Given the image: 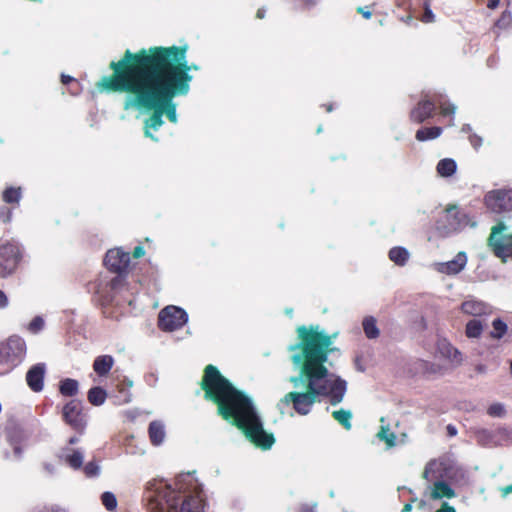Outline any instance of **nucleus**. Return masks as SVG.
Instances as JSON below:
<instances>
[{
  "label": "nucleus",
  "instance_id": "f257e3e1",
  "mask_svg": "<svg viewBox=\"0 0 512 512\" xmlns=\"http://www.w3.org/2000/svg\"><path fill=\"white\" fill-rule=\"evenodd\" d=\"M298 342L288 347L291 352L295 375L289 382L295 389L287 393L278 403V408L292 405L295 412L307 415L320 398H328L331 405L340 404L347 392V382L330 372L326 366L329 356L337 350L334 340L337 333L328 334L319 325L299 326L296 330Z\"/></svg>",
  "mask_w": 512,
  "mask_h": 512
},
{
  "label": "nucleus",
  "instance_id": "f03ea898",
  "mask_svg": "<svg viewBox=\"0 0 512 512\" xmlns=\"http://www.w3.org/2000/svg\"><path fill=\"white\" fill-rule=\"evenodd\" d=\"M110 68L113 75L103 76L97 84L101 92L126 93L123 102L125 111H130V108H158L162 116L166 115L170 122L177 123V104L174 98L188 94L183 81L166 84L129 65Z\"/></svg>",
  "mask_w": 512,
  "mask_h": 512
},
{
  "label": "nucleus",
  "instance_id": "7ed1b4c3",
  "mask_svg": "<svg viewBox=\"0 0 512 512\" xmlns=\"http://www.w3.org/2000/svg\"><path fill=\"white\" fill-rule=\"evenodd\" d=\"M204 398L218 406V414L237 426L256 447L269 450L275 443L272 433L264 430L252 399L236 389L217 367L208 365L201 382Z\"/></svg>",
  "mask_w": 512,
  "mask_h": 512
},
{
  "label": "nucleus",
  "instance_id": "20e7f679",
  "mask_svg": "<svg viewBox=\"0 0 512 512\" xmlns=\"http://www.w3.org/2000/svg\"><path fill=\"white\" fill-rule=\"evenodd\" d=\"M187 49L186 45H173L170 47L143 48L136 53L127 50L118 62L112 61L109 66L123 67L129 65L140 72L160 79L166 84L183 81L187 86V93H189L190 84L193 80L190 71L199 70L200 67L197 64L188 63Z\"/></svg>",
  "mask_w": 512,
  "mask_h": 512
},
{
  "label": "nucleus",
  "instance_id": "39448f33",
  "mask_svg": "<svg viewBox=\"0 0 512 512\" xmlns=\"http://www.w3.org/2000/svg\"><path fill=\"white\" fill-rule=\"evenodd\" d=\"M176 488L163 479H151L145 484L143 499L150 512H204V503L199 495H184L178 483Z\"/></svg>",
  "mask_w": 512,
  "mask_h": 512
},
{
  "label": "nucleus",
  "instance_id": "423d86ee",
  "mask_svg": "<svg viewBox=\"0 0 512 512\" xmlns=\"http://www.w3.org/2000/svg\"><path fill=\"white\" fill-rule=\"evenodd\" d=\"M443 463L431 460L425 466L422 477L431 482L425 491L424 496L430 500L452 499L456 496L455 490L445 482L443 478Z\"/></svg>",
  "mask_w": 512,
  "mask_h": 512
},
{
  "label": "nucleus",
  "instance_id": "0eeeda50",
  "mask_svg": "<svg viewBox=\"0 0 512 512\" xmlns=\"http://www.w3.org/2000/svg\"><path fill=\"white\" fill-rule=\"evenodd\" d=\"M27 353L26 342L17 335L9 337L0 343V377L8 375L25 359Z\"/></svg>",
  "mask_w": 512,
  "mask_h": 512
},
{
  "label": "nucleus",
  "instance_id": "6e6552de",
  "mask_svg": "<svg viewBox=\"0 0 512 512\" xmlns=\"http://www.w3.org/2000/svg\"><path fill=\"white\" fill-rule=\"evenodd\" d=\"M22 260V247L16 241H8L0 246V276L11 275Z\"/></svg>",
  "mask_w": 512,
  "mask_h": 512
},
{
  "label": "nucleus",
  "instance_id": "1a4fd4ad",
  "mask_svg": "<svg viewBox=\"0 0 512 512\" xmlns=\"http://www.w3.org/2000/svg\"><path fill=\"white\" fill-rule=\"evenodd\" d=\"M507 226L500 222L492 228L489 237V246L492 248L495 255L506 261L507 258H512V235L509 236L505 232Z\"/></svg>",
  "mask_w": 512,
  "mask_h": 512
},
{
  "label": "nucleus",
  "instance_id": "9d476101",
  "mask_svg": "<svg viewBox=\"0 0 512 512\" xmlns=\"http://www.w3.org/2000/svg\"><path fill=\"white\" fill-rule=\"evenodd\" d=\"M130 262L129 253L124 252L119 248L110 249L104 258V264L112 272L118 275L111 280V288L113 290L118 289L123 279L121 274L126 271Z\"/></svg>",
  "mask_w": 512,
  "mask_h": 512
},
{
  "label": "nucleus",
  "instance_id": "9b49d317",
  "mask_svg": "<svg viewBox=\"0 0 512 512\" xmlns=\"http://www.w3.org/2000/svg\"><path fill=\"white\" fill-rule=\"evenodd\" d=\"M188 321L186 311L177 306H167L159 312L158 326L163 331H175L184 326Z\"/></svg>",
  "mask_w": 512,
  "mask_h": 512
},
{
  "label": "nucleus",
  "instance_id": "f8f14e48",
  "mask_svg": "<svg viewBox=\"0 0 512 512\" xmlns=\"http://www.w3.org/2000/svg\"><path fill=\"white\" fill-rule=\"evenodd\" d=\"M63 419L72 429L82 433L87 424V416L83 412V403L78 399L69 401L62 410Z\"/></svg>",
  "mask_w": 512,
  "mask_h": 512
},
{
  "label": "nucleus",
  "instance_id": "ddd939ff",
  "mask_svg": "<svg viewBox=\"0 0 512 512\" xmlns=\"http://www.w3.org/2000/svg\"><path fill=\"white\" fill-rule=\"evenodd\" d=\"M486 207L494 213L512 211V189L489 191L484 197Z\"/></svg>",
  "mask_w": 512,
  "mask_h": 512
},
{
  "label": "nucleus",
  "instance_id": "4468645a",
  "mask_svg": "<svg viewBox=\"0 0 512 512\" xmlns=\"http://www.w3.org/2000/svg\"><path fill=\"white\" fill-rule=\"evenodd\" d=\"M467 261V254L464 251H460L450 261L434 263L433 268L438 273L453 276L464 270L467 265Z\"/></svg>",
  "mask_w": 512,
  "mask_h": 512
},
{
  "label": "nucleus",
  "instance_id": "2eb2a0df",
  "mask_svg": "<svg viewBox=\"0 0 512 512\" xmlns=\"http://www.w3.org/2000/svg\"><path fill=\"white\" fill-rule=\"evenodd\" d=\"M130 110H137L144 113L152 112L151 116L144 122V134L153 141H157L158 139L151 133V130L157 131L163 126L164 120L162 112L158 108H130Z\"/></svg>",
  "mask_w": 512,
  "mask_h": 512
},
{
  "label": "nucleus",
  "instance_id": "dca6fc26",
  "mask_svg": "<svg viewBox=\"0 0 512 512\" xmlns=\"http://www.w3.org/2000/svg\"><path fill=\"white\" fill-rule=\"evenodd\" d=\"M46 374L45 363H37L30 367L26 374L28 387L34 392H40L44 388V377Z\"/></svg>",
  "mask_w": 512,
  "mask_h": 512
},
{
  "label": "nucleus",
  "instance_id": "f3484780",
  "mask_svg": "<svg viewBox=\"0 0 512 512\" xmlns=\"http://www.w3.org/2000/svg\"><path fill=\"white\" fill-rule=\"evenodd\" d=\"M436 103L429 99H424L411 111L410 118L416 123H422L430 118L435 110Z\"/></svg>",
  "mask_w": 512,
  "mask_h": 512
},
{
  "label": "nucleus",
  "instance_id": "a211bd4d",
  "mask_svg": "<svg viewBox=\"0 0 512 512\" xmlns=\"http://www.w3.org/2000/svg\"><path fill=\"white\" fill-rule=\"evenodd\" d=\"M447 217L459 218L458 222H452L450 224V231H458L464 229L467 226L475 227L476 222L471 220L468 214L460 211L456 206H451L446 209Z\"/></svg>",
  "mask_w": 512,
  "mask_h": 512
},
{
  "label": "nucleus",
  "instance_id": "6ab92c4d",
  "mask_svg": "<svg viewBox=\"0 0 512 512\" xmlns=\"http://www.w3.org/2000/svg\"><path fill=\"white\" fill-rule=\"evenodd\" d=\"M461 310L463 313L472 316H482L491 313V307L479 300L469 299L461 304Z\"/></svg>",
  "mask_w": 512,
  "mask_h": 512
},
{
  "label": "nucleus",
  "instance_id": "aec40b11",
  "mask_svg": "<svg viewBox=\"0 0 512 512\" xmlns=\"http://www.w3.org/2000/svg\"><path fill=\"white\" fill-rule=\"evenodd\" d=\"M437 350L444 358L448 359L452 363L460 364L462 361L460 351L446 339L438 340Z\"/></svg>",
  "mask_w": 512,
  "mask_h": 512
},
{
  "label": "nucleus",
  "instance_id": "412c9836",
  "mask_svg": "<svg viewBox=\"0 0 512 512\" xmlns=\"http://www.w3.org/2000/svg\"><path fill=\"white\" fill-rule=\"evenodd\" d=\"M148 434L153 445L159 446L165 439V426L161 421H152L149 424Z\"/></svg>",
  "mask_w": 512,
  "mask_h": 512
},
{
  "label": "nucleus",
  "instance_id": "4be33fe9",
  "mask_svg": "<svg viewBox=\"0 0 512 512\" xmlns=\"http://www.w3.org/2000/svg\"><path fill=\"white\" fill-rule=\"evenodd\" d=\"M114 365V358L111 355H101L95 358L93 370L99 376L107 375Z\"/></svg>",
  "mask_w": 512,
  "mask_h": 512
},
{
  "label": "nucleus",
  "instance_id": "5701e85b",
  "mask_svg": "<svg viewBox=\"0 0 512 512\" xmlns=\"http://www.w3.org/2000/svg\"><path fill=\"white\" fill-rule=\"evenodd\" d=\"M389 259L398 266H405L410 258L409 251L402 246H396L390 249Z\"/></svg>",
  "mask_w": 512,
  "mask_h": 512
},
{
  "label": "nucleus",
  "instance_id": "b1692460",
  "mask_svg": "<svg viewBox=\"0 0 512 512\" xmlns=\"http://www.w3.org/2000/svg\"><path fill=\"white\" fill-rule=\"evenodd\" d=\"M436 170L441 177H450L455 174L457 164L452 158H444L438 162Z\"/></svg>",
  "mask_w": 512,
  "mask_h": 512
},
{
  "label": "nucleus",
  "instance_id": "393cba45",
  "mask_svg": "<svg viewBox=\"0 0 512 512\" xmlns=\"http://www.w3.org/2000/svg\"><path fill=\"white\" fill-rule=\"evenodd\" d=\"M87 398L90 404L101 406L106 401L107 393L102 387L95 386L88 391Z\"/></svg>",
  "mask_w": 512,
  "mask_h": 512
},
{
  "label": "nucleus",
  "instance_id": "a878e982",
  "mask_svg": "<svg viewBox=\"0 0 512 512\" xmlns=\"http://www.w3.org/2000/svg\"><path fill=\"white\" fill-rule=\"evenodd\" d=\"M79 383L75 379L66 378L60 381L59 391L63 396L72 397L78 393Z\"/></svg>",
  "mask_w": 512,
  "mask_h": 512
},
{
  "label": "nucleus",
  "instance_id": "bb28decb",
  "mask_svg": "<svg viewBox=\"0 0 512 512\" xmlns=\"http://www.w3.org/2000/svg\"><path fill=\"white\" fill-rule=\"evenodd\" d=\"M332 416L340 425L343 426V428L345 430H351V428H352L351 420H352L353 415L350 410L341 408L339 410L333 411Z\"/></svg>",
  "mask_w": 512,
  "mask_h": 512
},
{
  "label": "nucleus",
  "instance_id": "cd10ccee",
  "mask_svg": "<svg viewBox=\"0 0 512 512\" xmlns=\"http://www.w3.org/2000/svg\"><path fill=\"white\" fill-rule=\"evenodd\" d=\"M363 330L368 339H376L380 335L377 327V321L373 316H367L363 320Z\"/></svg>",
  "mask_w": 512,
  "mask_h": 512
},
{
  "label": "nucleus",
  "instance_id": "c85d7f7f",
  "mask_svg": "<svg viewBox=\"0 0 512 512\" xmlns=\"http://www.w3.org/2000/svg\"><path fill=\"white\" fill-rule=\"evenodd\" d=\"M442 134V128L435 126V127H426L421 128L416 132V139L418 141H427V140H433L438 138Z\"/></svg>",
  "mask_w": 512,
  "mask_h": 512
},
{
  "label": "nucleus",
  "instance_id": "c756f323",
  "mask_svg": "<svg viewBox=\"0 0 512 512\" xmlns=\"http://www.w3.org/2000/svg\"><path fill=\"white\" fill-rule=\"evenodd\" d=\"M83 460L84 451L82 448H78V450H75L72 454L64 455L63 462L73 469H79L83 465Z\"/></svg>",
  "mask_w": 512,
  "mask_h": 512
},
{
  "label": "nucleus",
  "instance_id": "7c9ffc66",
  "mask_svg": "<svg viewBox=\"0 0 512 512\" xmlns=\"http://www.w3.org/2000/svg\"><path fill=\"white\" fill-rule=\"evenodd\" d=\"M22 198L20 187H8L2 193V200L8 204H18Z\"/></svg>",
  "mask_w": 512,
  "mask_h": 512
},
{
  "label": "nucleus",
  "instance_id": "2f4dec72",
  "mask_svg": "<svg viewBox=\"0 0 512 512\" xmlns=\"http://www.w3.org/2000/svg\"><path fill=\"white\" fill-rule=\"evenodd\" d=\"M484 325L479 319H472L466 324L465 333L468 338H479L483 332Z\"/></svg>",
  "mask_w": 512,
  "mask_h": 512
},
{
  "label": "nucleus",
  "instance_id": "473e14b6",
  "mask_svg": "<svg viewBox=\"0 0 512 512\" xmlns=\"http://www.w3.org/2000/svg\"><path fill=\"white\" fill-rule=\"evenodd\" d=\"M132 386V381H129L128 386L125 387L123 385H120L118 387V394L115 395L114 398V404L116 405H124L131 402L132 394L130 392V387Z\"/></svg>",
  "mask_w": 512,
  "mask_h": 512
},
{
  "label": "nucleus",
  "instance_id": "72a5a7b5",
  "mask_svg": "<svg viewBox=\"0 0 512 512\" xmlns=\"http://www.w3.org/2000/svg\"><path fill=\"white\" fill-rule=\"evenodd\" d=\"M493 330L490 332V335L494 339H501L505 333L507 332V324L502 321L500 318H496L492 322Z\"/></svg>",
  "mask_w": 512,
  "mask_h": 512
},
{
  "label": "nucleus",
  "instance_id": "f704fd0d",
  "mask_svg": "<svg viewBox=\"0 0 512 512\" xmlns=\"http://www.w3.org/2000/svg\"><path fill=\"white\" fill-rule=\"evenodd\" d=\"M377 437L385 441L388 447H393L396 445V435L393 432H390L388 427L382 426L380 431L377 433Z\"/></svg>",
  "mask_w": 512,
  "mask_h": 512
},
{
  "label": "nucleus",
  "instance_id": "c9c22d12",
  "mask_svg": "<svg viewBox=\"0 0 512 512\" xmlns=\"http://www.w3.org/2000/svg\"><path fill=\"white\" fill-rule=\"evenodd\" d=\"M101 502L108 511H114L117 508V499L112 492H104L101 495Z\"/></svg>",
  "mask_w": 512,
  "mask_h": 512
},
{
  "label": "nucleus",
  "instance_id": "e433bc0d",
  "mask_svg": "<svg viewBox=\"0 0 512 512\" xmlns=\"http://www.w3.org/2000/svg\"><path fill=\"white\" fill-rule=\"evenodd\" d=\"M487 413L494 418H503L506 415L505 405L500 402H495L488 407Z\"/></svg>",
  "mask_w": 512,
  "mask_h": 512
},
{
  "label": "nucleus",
  "instance_id": "4c0bfd02",
  "mask_svg": "<svg viewBox=\"0 0 512 512\" xmlns=\"http://www.w3.org/2000/svg\"><path fill=\"white\" fill-rule=\"evenodd\" d=\"M44 326H45V321H44L43 317L36 316L29 323L28 330L32 334H37V333H39L40 331L43 330Z\"/></svg>",
  "mask_w": 512,
  "mask_h": 512
},
{
  "label": "nucleus",
  "instance_id": "58836bf2",
  "mask_svg": "<svg viewBox=\"0 0 512 512\" xmlns=\"http://www.w3.org/2000/svg\"><path fill=\"white\" fill-rule=\"evenodd\" d=\"M512 24V14L510 11H504L496 22V27L506 29Z\"/></svg>",
  "mask_w": 512,
  "mask_h": 512
},
{
  "label": "nucleus",
  "instance_id": "ea45409f",
  "mask_svg": "<svg viewBox=\"0 0 512 512\" xmlns=\"http://www.w3.org/2000/svg\"><path fill=\"white\" fill-rule=\"evenodd\" d=\"M437 103L440 107L441 114L443 115H454L456 112V106L454 104H446V102L441 99L437 100Z\"/></svg>",
  "mask_w": 512,
  "mask_h": 512
},
{
  "label": "nucleus",
  "instance_id": "a19ab883",
  "mask_svg": "<svg viewBox=\"0 0 512 512\" xmlns=\"http://www.w3.org/2000/svg\"><path fill=\"white\" fill-rule=\"evenodd\" d=\"M84 472L88 477H95L99 475L100 467L94 462H89L84 466Z\"/></svg>",
  "mask_w": 512,
  "mask_h": 512
},
{
  "label": "nucleus",
  "instance_id": "79ce46f5",
  "mask_svg": "<svg viewBox=\"0 0 512 512\" xmlns=\"http://www.w3.org/2000/svg\"><path fill=\"white\" fill-rule=\"evenodd\" d=\"M434 17L435 16H434L432 10L429 8L428 1H425V12L423 14L422 21L426 22V23L433 22Z\"/></svg>",
  "mask_w": 512,
  "mask_h": 512
},
{
  "label": "nucleus",
  "instance_id": "37998d69",
  "mask_svg": "<svg viewBox=\"0 0 512 512\" xmlns=\"http://www.w3.org/2000/svg\"><path fill=\"white\" fill-rule=\"evenodd\" d=\"M0 219L4 222V223H8L11 221L12 219V210L9 209V208H6V207H2L0 209Z\"/></svg>",
  "mask_w": 512,
  "mask_h": 512
},
{
  "label": "nucleus",
  "instance_id": "c03bdc74",
  "mask_svg": "<svg viewBox=\"0 0 512 512\" xmlns=\"http://www.w3.org/2000/svg\"><path fill=\"white\" fill-rule=\"evenodd\" d=\"M469 141L475 149H478L482 145V142H483L482 138L480 136H478L477 134H470Z\"/></svg>",
  "mask_w": 512,
  "mask_h": 512
},
{
  "label": "nucleus",
  "instance_id": "a18cd8bd",
  "mask_svg": "<svg viewBox=\"0 0 512 512\" xmlns=\"http://www.w3.org/2000/svg\"><path fill=\"white\" fill-rule=\"evenodd\" d=\"M75 450H78V448H73L70 445L63 447L59 452V459L63 461L64 455L72 454L73 452H75Z\"/></svg>",
  "mask_w": 512,
  "mask_h": 512
},
{
  "label": "nucleus",
  "instance_id": "49530a36",
  "mask_svg": "<svg viewBox=\"0 0 512 512\" xmlns=\"http://www.w3.org/2000/svg\"><path fill=\"white\" fill-rule=\"evenodd\" d=\"M436 512H456V509L449 505L447 502H443L441 507Z\"/></svg>",
  "mask_w": 512,
  "mask_h": 512
},
{
  "label": "nucleus",
  "instance_id": "de8ad7c7",
  "mask_svg": "<svg viewBox=\"0 0 512 512\" xmlns=\"http://www.w3.org/2000/svg\"><path fill=\"white\" fill-rule=\"evenodd\" d=\"M499 491L501 493V496L503 498H506L509 494L512 493V483L510 485H507V486H504V487H500Z\"/></svg>",
  "mask_w": 512,
  "mask_h": 512
},
{
  "label": "nucleus",
  "instance_id": "09e8293b",
  "mask_svg": "<svg viewBox=\"0 0 512 512\" xmlns=\"http://www.w3.org/2000/svg\"><path fill=\"white\" fill-rule=\"evenodd\" d=\"M9 301L6 294L0 290V309H4L8 306Z\"/></svg>",
  "mask_w": 512,
  "mask_h": 512
},
{
  "label": "nucleus",
  "instance_id": "8fccbe9b",
  "mask_svg": "<svg viewBox=\"0 0 512 512\" xmlns=\"http://www.w3.org/2000/svg\"><path fill=\"white\" fill-rule=\"evenodd\" d=\"M477 437H478V440L480 442H482L484 439L490 438L491 433L488 430H481L478 432Z\"/></svg>",
  "mask_w": 512,
  "mask_h": 512
},
{
  "label": "nucleus",
  "instance_id": "3c124183",
  "mask_svg": "<svg viewBox=\"0 0 512 512\" xmlns=\"http://www.w3.org/2000/svg\"><path fill=\"white\" fill-rule=\"evenodd\" d=\"M145 254V250L142 246H136L133 251V256L135 258H140Z\"/></svg>",
  "mask_w": 512,
  "mask_h": 512
},
{
  "label": "nucleus",
  "instance_id": "603ef678",
  "mask_svg": "<svg viewBox=\"0 0 512 512\" xmlns=\"http://www.w3.org/2000/svg\"><path fill=\"white\" fill-rule=\"evenodd\" d=\"M13 455L16 460H20L23 455V449L20 446H15L13 450Z\"/></svg>",
  "mask_w": 512,
  "mask_h": 512
},
{
  "label": "nucleus",
  "instance_id": "864d4df0",
  "mask_svg": "<svg viewBox=\"0 0 512 512\" xmlns=\"http://www.w3.org/2000/svg\"><path fill=\"white\" fill-rule=\"evenodd\" d=\"M447 433L450 437H454L457 435V428L454 425L449 424L447 425Z\"/></svg>",
  "mask_w": 512,
  "mask_h": 512
},
{
  "label": "nucleus",
  "instance_id": "5fc2aeb1",
  "mask_svg": "<svg viewBox=\"0 0 512 512\" xmlns=\"http://www.w3.org/2000/svg\"><path fill=\"white\" fill-rule=\"evenodd\" d=\"M43 468L45 469V471H47V473L49 474H53L55 472V467L53 464L51 463H44L43 464Z\"/></svg>",
  "mask_w": 512,
  "mask_h": 512
},
{
  "label": "nucleus",
  "instance_id": "6e6d98bb",
  "mask_svg": "<svg viewBox=\"0 0 512 512\" xmlns=\"http://www.w3.org/2000/svg\"><path fill=\"white\" fill-rule=\"evenodd\" d=\"M415 501H417V498L416 497L412 498L410 503H407L404 505L402 512H410L412 509V503Z\"/></svg>",
  "mask_w": 512,
  "mask_h": 512
},
{
  "label": "nucleus",
  "instance_id": "4d7b16f0",
  "mask_svg": "<svg viewBox=\"0 0 512 512\" xmlns=\"http://www.w3.org/2000/svg\"><path fill=\"white\" fill-rule=\"evenodd\" d=\"M357 11L363 15L364 18L369 19L371 17V12L364 10L362 7H358Z\"/></svg>",
  "mask_w": 512,
  "mask_h": 512
},
{
  "label": "nucleus",
  "instance_id": "13d9d810",
  "mask_svg": "<svg viewBox=\"0 0 512 512\" xmlns=\"http://www.w3.org/2000/svg\"><path fill=\"white\" fill-rule=\"evenodd\" d=\"M499 3H500V0H489L487 7L489 9H495L498 7Z\"/></svg>",
  "mask_w": 512,
  "mask_h": 512
},
{
  "label": "nucleus",
  "instance_id": "bf43d9fd",
  "mask_svg": "<svg viewBox=\"0 0 512 512\" xmlns=\"http://www.w3.org/2000/svg\"><path fill=\"white\" fill-rule=\"evenodd\" d=\"M73 80H74V78L69 75H65V74L61 75V81L63 84H68L69 82H71Z\"/></svg>",
  "mask_w": 512,
  "mask_h": 512
},
{
  "label": "nucleus",
  "instance_id": "052dcab7",
  "mask_svg": "<svg viewBox=\"0 0 512 512\" xmlns=\"http://www.w3.org/2000/svg\"><path fill=\"white\" fill-rule=\"evenodd\" d=\"M304 5L308 8L316 5L318 3L319 0H302Z\"/></svg>",
  "mask_w": 512,
  "mask_h": 512
},
{
  "label": "nucleus",
  "instance_id": "680f3d73",
  "mask_svg": "<svg viewBox=\"0 0 512 512\" xmlns=\"http://www.w3.org/2000/svg\"><path fill=\"white\" fill-rule=\"evenodd\" d=\"M445 219L446 221L448 222V229L450 230V224L452 222H458L459 221V218H454V217H447V215L445 214Z\"/></svg>",
  "mask_w": 512,
  "mask_h": 512
},
{
  "label": "nucleus",
  "instance_id": "e2e57ef3",
  "mask_svg": "<svg viewBox=\"0 0 512 512\" xmlns=\"http://www.w3.org/2000/svg\"><path fill=\"white\" fill-rule=\"evenodd\" d=\"M78 442H79V437H77V436H73V437H71V438L69 439L68 444L71 446V445H74V444H76V443H78Z\"/></svg>",
  "mask_w": 512,
  "mask_h": 512
},
{
  "label": "nucleus",
  "instance_id": "0e129e2a",
  "mask_svg": "<svg viewBox=\"0 0 512 512\" xmlns=\"http://www.w3.org/2000/svg\"><path fill=\"white\" fill-rule=\"evenodd\" d=\"M256 16H257V18H259V19L264 18V16H265V10H264L263 8L258 9Z\"/></svg>",
  "mask_w": 512,
  "mask_h": 512
},
{
  "label": "nucleus",
  "instance_id": "69168bd1",
  "mask_svg": "<svg viewBox=\"0 0 512 512\" xmlns=\"http://www.w3.org/2000/svg\"><path fill=\"white\" fill-rule=\"evenodd\" d=\"M472 128L469 124H465L463 127H462V131L465 132V133H469L471 132Z\"/></svg>",
  "mask_w": 512,
  "mask_h": 512
},
{
  "label": "nucleus",
  "instance_id": "338daca9",
  "mask_svg": "<svg viewBox=\"0 0 512 512\" xmlns=\"http://www.w3.org/2000/svg\"><path fill=\"white\" fill-rule=\"evenodd\" d=\"M314 507L308 508L307 506L302 507V512H314Z\"/></svg>",
  "mask_w": 512,
  "mask_h": 512
},
{
  "label": "nucleus",
  "instance_id": "774afa93",
  "mask_svg": "<svg viewBox=\"0 0 512 512\" xmlns=\"http://www.w3.org/2000/svg\"><path fill=\"white\" fill-rule=\"evenodd\" d=\"M285 313H286L287 315L291 316V315H292V313H293V310H292L291 308H287V309L285 310Z\"/></svg>",
  "mask_w": 512,
  "mask_h": 512
}]
</instances>
